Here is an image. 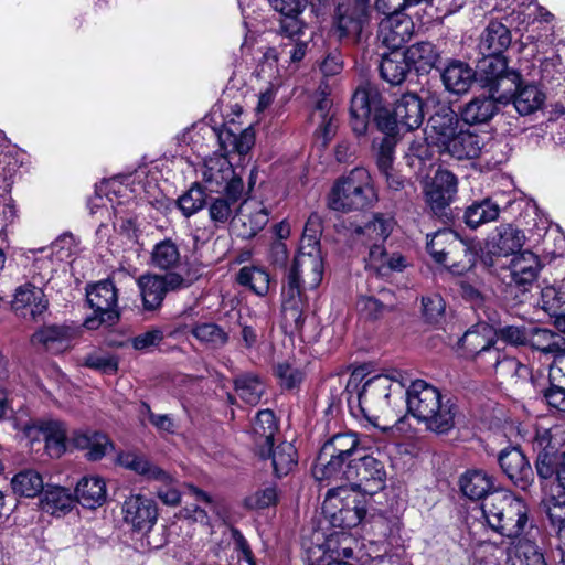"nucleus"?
<instances>
[{"instance_id": "nucleus-1", "label": "nucleus", "mask_w": 565, "mask_h": 565, "mask_svg": "<svg viewBox=\"0 0 565 565\" xmlns=\"http://www.w3.org/2000/svg\"><path fill=\"white\" fill-rule=\"evenodd\" d=\"M362 377L361 371L352 372L347 384L348 402L352 403L355 398L361 413L367 419L385 414L392 406V395H398V399L403 401V388L411 381L406 372L394 369L370 377L359 388Z\"/></svg>"}, {"instance_id": "nucleus-2", "label": "nucleus", "mask_w": 565, "mask_h": 565, "mask_svg": "<svg viewBox=\"0 0 565 565\" xmlns=\"http://www.w3.org/2000/svg\"><path fill=\"white\" fill-rule=\"evenodd\" d=\"M407 412L428 430L445 434L455 427L458 405L431 384L423 380L413 381L403 392Z\"/></svg>"}, {"instance_id": "nucleus-3", "label": "nucleus", "mask_w": 565, "mask_h": 565, "mask_svg": "<svg viewBox=\"0 0 565 565\" xmlns=\"http://www.w3.org/2000/svg\"><path fill=\"white\" fill-rule=\"evenodd\" d=\"M481 510L488 526L509 540L520 541L539 530L530 520L526 502L511 491H499L487 498Z\"/></svg>"}, {"instance_id": "nucleus-4", "label": "nucleus", "mask_w": 565, "mask_h": 565, "mask_svg": "<svg viewBox=\"0 0 565 565\" xmlns=\"http://www.w3.org/2000/svg\"><path fill=\"white\" fill-rule=\"evenodd\" d=\"M371 114L377 129L385 136L394 138L403 129L395 111H390L385 106L380 89L371 83H364L355 89L351 98L350 125L355 136H365Z\"/></svg>"}, {"instance_id": "nucleus-5", "label": "nucleus", "mask_w": 565, "mask_h": 565, "mask_svg": "<svg viewBox=\"0 0 565 565\" xmlns=\"http://www.w3.org/2000/svg\"><path fill=\"white\" fill-rule=\"evenodd\" d=\"M376 199L369 171L355 168L333 185L329 205L335 211L362 210Z\"/></svg>"}, {"instance_id": "nucleus-6", "label": "nucleus", "mask_w": 565, "mask_h": 565, "mask_svg": "<svg viewBox=\"0 0 565 565\" xmlns=\"http://www.w3.org/2000/svg\"><path fill=\"white\" fill-rule=\"evenodd\" d=\"M322 513L333 527L349 530L364 519L366 499L353 488L337 487L327 492Z\"/></svg>"}, {"instance_id": "nucleus-7", "label": "nucleus", "mask_w": 565, "mask_h": 565, "mask_svg": "<svg viewBox=\"0 0 565 565\" xmlns=\"http://www.w3.org/2000/svg\"><path fill=\"white\" fill-rule=\"evenodd\" d=\"M479 76L482 86L498 100H505L520 79V74L508 67L503 55H483L479 63Z\"/></svg>"}, {"instance_id": "nucleus-8", "label": "nucleus", "mask_w": 565, "mask_h": 565, "mask_svg": "<svg viewBox=\"0 0 565 565\" xmlns=\"http://www.w3.org/2000/svg\"><path fill=\"white\" fill-rule=\"evenodd\" d=\"M87 302L94 309V316L84 321V327L96 330L100 324H114L118 318L117 290L110 280H102L87 289Z\"/></svg>"}, {"instance_id": "nucleus-9", "label": "nucleus", "mask_w": 565, "mask_h": 565, "mask_svg": "<svg viewBox=\"0 0 565 565\" xmlns=\"http://www.w3.org/2000/svg\"><path fill=\"white\" fill-rule=\"evenodd\" d=\"M203 181L211 192H225L233 201L241 198L244 184L241 177L236 175L232 163L225 157L210 158L205 161L202 172Z\"/></svg>"}, {"instance_id": "nucleus-10", "label": "nucleus", "mask_w": 565, "mask_h": 565, "mask_svg": "<svg viewBox=\"0 0 565 565\" xmlns=\"http://www.w3.org/2000/svg\"><path fill=\"white\" fill-rule=\"evenodd\" d=\"M394 226L392 217L383 214H374L372 220L363 226L356 225L352 228L351 237L355 244L364 245L369 248L367 264L379 266L376 263L383 256V244L390 236Z\"/></svg>"}, {"instance_id": "nucleus-11", "label": "nucleus", "mask_w": 565, "mask_h": 565, "mask_svg": "<svg viewBox=\"0 0 565 565\" xmlns=\"http://www.w3.org/2000/svg\"><path fill=\"white\" fill-rule=\"evenodd\" d=\"M323 262L320 249L299 248L287 277V286L315 289L322 280Z\"/></svg>"}, {"instance_id": "nucleus-12", "label": "nucleus", "mask_w": 565, "mask_h": 565, "mask_svg": "<svg viewBox=\"0 0 565 565\" xmlns=\"http://www.w3.org/2000/svg\"><path fill=\"white\" fill-rule=\"evenodd\" d=\"M356 468H349L347 473L350 478V484L355 488L362 489L364 492L373 494L382 490L386 481V471L384 463L373 456L366 455L363 451L356 457Z\"/></svg>"}, {"instance_id": "nucleus-13", "label": "nucleus", "mask_w": 565, "mask_h": 565, "mask_svg": "<svg viewBox=\"0 0 565 565\" xmlns=\"http://www.w3.org/2000/svg\"><path fill=\"white\" fill-rule=\"evenodd\" d=\"M459 118L449 107L439 108L427 121L425 139L443 154L459 130Z\"/></svg>"}, {"instance_id": "nucleus-14", "label": "nucleus", "mask_w": 565, "mask_h": 565, "mask_svg": "<svg viewBox=\"0 0 565 565\" xmlns=\"http://www.w3.org/2000/svg\"><path fill=\"white\" fill-rule=\"evenodd\" d=\"M457 185L456 175L448 170H438L431 180L425 184V202L434 214H445V210L456 196Z\"/></svg>"}, {"instance_id": "nucleus-15", "label": "nucleus", "mask_w": 565, "mask_h": 565, "mask_svg": "<svg viewBox=\"0 0 565 565\" xmlns=\"http://www.w3.org/2000/svg\"><path fill=\"white\" fill-rule=\"evenodd\" d=\"M122 520L135 531H149L157 522L156 502L141 493L129 494L121 503Z\"/></svg>"}, {"instance_id": "nucleus-16", "label": "nucleus", "mask_w": 565, "mask_h": 565, "mask_svg": "<svg viewBox=\"0 0 565 565\" xmlns=\"http://www.w3.org/2000/svg\"><path fill=\"white\" fill-rule=\"evenodd\" d=\"M364 449L360 447V440L354 433H340L327 440L317 458V462L328 461L326 469L334 471L339 465V458L360 456Z\"/></svg>"}, {"instance_id": "nucleus-17", "label": "nucleus", "mask_w": 565, "mask_h": 565, "mask_svg": "<svg viewBox=\"0 0 565 565\" xmlns=\"http://www.w3.org/2000/svg\"><path fill=\"white\" fill-rule=\"evenodd\" d=\"M269 211L257 201H245L234 220V228L242 238H252L257 235L268 223Z\"/></svg>"}, {"instance_id": "nucleus-18", "label": "nucleus", "mask_w": 565, "mask_h": 565, "mask_svg": "<svg viewBox=\"0 0 565 565\" xmlns=\"http://www.w3.org/2000/svg\"><path fill=\"white\" fill-rule=\"evenodd\" d=\"M49 301L42 290L32 284H24L15 289L12 300L13 311L25 319L36 320L47 310Z\"/></svg>"}, {"instance_id": "nucleus-19", "label": "nucleus", "mask_w": 565, "mask_h": 565, "mask_svg": "<svg viewBox=\"0 0 565 565\" xmlns=\"http://www.w3.org/2000/svg\"><path fill=\"white\" fill-rule=\"evenodd\" d=\"M498 462L507 477L519 488L525 489L533 479L532 467L525 455L518 447L500 451Z\"/></svg>"}, {"instance_id": "nucleus-20", "label": "nucleus", "mask_w": 565, "mask_h": 565, "mask_svg": "<svg viewBox=\"0 0 565 565\" xmlns=\"http://www.w3.org/2000/svg\"><path fill=\"white\" fill-rule=\"evenodd\" d=\"M270 7L280 13V33L292 39L303 33L306 23L300 18L307 7V0H268Z\"/></svg>"}, {"instance_id": "nucleus-21", "label": "nucleus", "mask_w": 565, "mask_h": 565, "mask_svg": "<svg viewBox=\"0 0 565 565\" xmlns=\"http://www.w3.org/2000/svg\"><path fill=\"white\" fill-rule=\"evenodd\" d=\"M78 332V328L71 326H45L32 335V342L42 344L52 353H61L71 348Z\"/></svg>"}, {"instance_id": "nucleus-22", "label": "nucleus", "mask_w": 565, "mask_h": 565, "mask_svg": "<svg viewBox=\"0 0 565 565\" xmlns=\"http://www.w3.org/2000/svg\"><path fill=\"white\" fill-rule=\"evenodd\" d=\"M427 250L436 263L452 265L455 254L459 250L465 252L466 247L454 231L440 230L427 242Z\"/></svg>"}, {"instance_id": "nucleus-23", "label": "nucleus", "mask_w": 565, "mask_h": 565, "mask_svg": "<svg viewBox=\"0 0 565 565\" xmlns=\"http://www.w3.org/2000/svg\"><path fill=\"white\" fill-rule=\"evenodd\" d=\"M117 462L147 481H169L170 472L156 465L146 456L135 451H122L117 456Z\"/></svg>"}, {"instance_id": "nucleus-24", "label": "nucleus", "mask_w": 565, "mask_h": 565, "mask_svg": "<svg viewBox=\"0 0 565 565\" xmlns=\"http://www.w3.org/2000/svg\"><path fill=\"white\" fill-rule=\"evenodd\" d=\"M514 105L516 111L522 115H530L541 109L545 102V94L534 84H524L521 78L515 83V88L505 100L499 103H510Z\"/></svg>"}, {"instance_id": "nucleus-25", "label": "nucleus", "mask_w": 565, "mask_h": 565, "mask_svg": "<svg viewBox=\"0 0 565 565\" xmlns=\"http://www.w3.org/2000/svg\"><path fill=\"white\" fill-rule=\"evenodd\" d=\"M525 243L522 231L510 224H501L488 242L489 252L497 256H509L519 253Z\"/></svg>"}, {"instance_id": "nucleus-26", "label": "nucleus", "mask_w": 565, "mask_h": 565, "mask_svg": "<svg viewBox=\"0 0 565 565\" xmlns=\"http://www.w3.org/2000/svg\"><path fill=\"white\" fill-rule=\"evenodd\" d=\"M369 21V6L364 0H353L347 7H339L338 29L341 36L360 35Z\"/></svg>"}, {"instance_id": "nucleus-27", "label": "nucleus", "mask_w": 565, "mask_h": 565, "mask_svg": "<svg viewBox=\"0 0 565 565\" xmlns=\"http://www.w3.org/2000/svg\"><path fill=\"white\" fill-rule=\"evenodd\" d=\"M424 103L415 94H404L395 104L394 111L405 131L419 128L424 121Z\"/></svg>"}, {"instance_id": "nucleus-28", "label": "nucleus", "mask_w": 565, "mask_h": 565, "mask_svg": "<svg viewBox=\"0 0 565 565\" xmlns=\"http://www.w3.org/2000/svg\"><path fill=\"white\" fill-rule=\"evenodd\" d=\"M106 482L98 476L81 478L75 488V499L84 508L96 509L106 502Z\"/></svg>"}, {"instance_id": "nucleus-29", "label": "nucleus", "mask_w": 565, "mask_h": 565, "mask_svg": "<svg viewBox=\"0 0 565 565\" xmlns=\"http://www.w3.org/2000/svg\"><path fill=\"white\" fill-rule=\"evenodd\" d=\"M483 148L484 141L482 136L469 130L459 129L449 147L445 148L443 154L457 160L473 159L479 157Z\"/></svg>"}, {"instance_id": "nucleus-30", "label": "nucleus", "mask_w": 565, "mask_h": 565, "mask_svg": "<svg viewBox=\"0 0 565 565\" xmlns=\"http://www.w3.org/2000/svg\"><path fill=\"white\" fill-rule=\"evenodd\" d=\"M475 78L476 72L461 61H451L441 73L446 89L457 95L467 93Z\"/></svg>"}, {"instance_id": "nucleus-31", "label": "nucleus", "mask_w": 565, "mask_h": 565, "mask_svg": "<svg viewBox=\"0 0 565 565\" xmlns=\"http://www.w3.org/2000/svg\"><path fill=\"white\" fill-rule=\"evenodd\" d=\"M462 493L471 500L483 501L491 497L494 491V479L483 470L475 469L463 473L460 478Z\"/></svg>"}, {"instance_id": "nucleus-32", "label": "nucleus", "mask_w": 565, "mask_h": 565, "mask_svg": "<svg viewBox=\"0 0 565 565\" xmlns=\"http://www.w3.org/2000/svg\"><path fill=\"white\" fill-rule=\"evenodd\" d=\"M510 44V30L501 22L491 21L480 36L479 50L482 55H502Z\"/></svg>"}, {"instance_id": "nucleus-33", "label": "nucleus", "mask_w": 565, "mask_h": 565, "mask_svg": "<svg viewBox=\"0 0 565 565\" xmlns=\"http://www.w3.org/2000/svg\"><path fill=\"white\" fill-rule=\"evenodd\" d=\"M277 431L278 423L273 411H259L252 425V437L258 451L268 448L270 452Z\"/></svg>"}, {"instance_id": "nucleus-34", "label": "nucleus", "mask_w": 565, "mask_h": 565, "mask_svg": "<svg viewBox=\"0 0 565 565\" xmlns=\"http://www.w3.org/2000/svg\"><path fill=\"white\" fill-rule=\"evenodd\" d=\"M539 269L540 260L530 250H523L514 255L510 263L512 281L524 288L536 279Z\"/></svg>"}, {"instance_id": "nucleus-35", "label": "nucleus", "mask_w": 565, "mask_h": 565, "mask_svg": "<svg viewBox=\"0 0 565 565\" xmlns=\"http://www.w3.org/2000/svg\"><path fill=\"white\" fill-rule=\"evenodd\" d=\"M73 445L78 449H86V457L90 461L100 460L114 448L109 438L98 431H76L72 437Z\"/></svg>"}, {"instance_id": "nucleus-36", "label": "nucleus", "mask_w": 565, "mask_h": 565, "mask_svg": "<svg viewBox=\"0 0 565 565\" xmlns=\"http://www.w3.org/2000/svg\"><path fill=\"white\" fill-rule=\"evenodd\" d=\"M497 102L492 94L475 97L462 107L460 117L468 125L484 124L498 111Z\"/></svg>"}, {"instance_id": "nucleus-37", "label": "nucleus", "mask_w": 565, "mask_h": 565, "mask_svg": "<svg viewBox=\"0 0 565 565\" xmlns=\"http://www.w3.org/2000/svg\"><path fill=\"white\" fill-rule=\"evenodd\" d=\"M40 504L43 511L52 515L61 516L73 509L75 498L70 490L64 487L46 484Z\"/></svg>"}, {"instance_id": "nucleus-38", "label": "nucleus", "mask_w": 565, "mask_h": 565, "mask_svg": "<svg viewBox=\"0 0 565 565\" xmlns=\"http://www.w3.org/2000/svg\"><path fill=\"white\" fill-rule=\"evenodd\" d=\"M38 429L42 434L45 441V449L50 457L58 458L66 450V427L60 420L49 419L41 420Z\"/></svg>"}, {"instance_id": "nucleus-39", "label": "nucleus", "mask_w": 565, "mask_h": 565, "mask_svg": "<svg viewBox=\"0 0 565 565\" xmlns=\"http://www.w3.org/2000/svg\"><path fill=\"white\" fill-rule=\"evenodd\" d=\"M214 132L217 137L221 150L226 154L237 153L244 156L252 149L255 142V135L252 128H245L239 134L228 128H223Z\"/></svg>"}, {"instance_id": "nucleus-40", "label": "nucleus", "mask_w": 565, "mask_h": 565, "mask_svg": "<svg viewBox=\"0 0 565 565\" xmlns=\"http://www.w3.org/2000/svg\"><path fill=\"white\" fill-rule=\"evenodd\" d=\"M281 296V313L284 322L289 327H301L303 323L302 290L298 287L285 285L282 287Z\"/></svg>"}, {"instance_id": "nucleus-41", "label": "nucleus", "mask_w": 565, "mask_h": 565, "mask_svg": "<svg viewBox=\"0 0 565 565\" xmlns=\"http://www.w3.org/2000/svg\"><path fill=\"white\" fill-rule=\"evenodd\" d=\"M501 209L498 203L490 198L473 202L465 211V223L469 228H478L479 226L494 222L500 215Z\"/></svg>"}, {"instance_id": "nucleus-42", "label": "nucleus", "mask_w": 565, "mask_h": 565, "mask_svg": "<svg viewBox=\"0 0 565 565\" xmlns=\"http://www.w3.org/2000/svg\"><path fill=\"white\" fill-rule=\"evenodd\" d=\"M191 334L201 344L209 349L217 350L230 341V333L215 322H200L192 327Z\"/></svg>"}, {"instance_id": "nucleus-43", "label": "nucleus", "mask_w": 565, "mask_h": 565, "mask_svg": "<svg viewBox=\"0 0 565 565\" xmlns=\"http://www.w3.org/2000/svg\"><path fill=\"white\" fill-rule=\"evenodd\" d=\"M473 359L480 367L486 371H494L497 373L512 372L519 366V362L501 352V350L495 347V342L487 350H481L479 355Z\"/></svg>"}, {"instance_id": "nucleus-44", "label": "nucleus", "mask_w": 565, "mask_h": 565, "mask_svg": "<svg viewBox=\"0 0 565 565\" xmlns=\"http://www.w3.org/2000/svg\"><path fill=\"white\" fill-rule=\"evenodd\" d=\"M258 454L263 458L271 457L274 471L278 477L288 475L297 465V450L291 443L284 441L275 449L271 448L270 452L266 448Z\"/></svg>"}, {"instance_id": "nucleus-45", "label": "nucleus", "mask_w": 565, "mask_h": 565, "mask_svg": "<svg viewBox=\"0 0 565 565\" xmlns=\"http://www.w3.org/2000/svg\"><path fill=\"white\" fill-rule=\"evenodd\" d=\"M409 64H413L418 72H429L439 60V53L430 42H418L411 45L406 53Z\"/></svg>"}, {"instance_id": "nucleus-46", "label": "nucleus", "mask_w": 565, "mask_h": 565, "mask_svg": "<svg viewBox=\"0 0 565 565\" xmlns=\"http://www.w3.org/2000/svg\"><path fill=\"white\" fill-rule=\"evenodd\" d=\"M11 486L14 493L25 498H35L45 490L42 476L33 469L17 473L11 480Z\"/></svg>"}, {"instance_id": "nucleus-47", "label": "nucleus", "mask_w": 565, "mask_h": 565, "mask_svg": "<svg viewBox=\"0 0 565 565\" xmlns=\"http://www.w3.org/2000/svg\"><path fill=\"white\" fill-rule=\"evenodd\" d=\"M409 70L406 55L392 53L384 56L380 64V73L384 81L391 85H399L404 82Z\"/></svg>"}, {"instance_id": "nucleus-48", "label": "nucleus", "mask_w": 565, "mask_h": 565, "mask_svg": "<svg viewBox=\"0 0 565 565\" xmlns=\"http://www.w3.org/2000/svg\"><path fill=\"white\" fill-rule=\"evenodd\" d=\"M138 287L147 310L159 308L164 299V289L159 275H143L138 279Z\"/></svg>"}, {"instance_id": "nucleus-49", "label": "nucleus", "mask_w": 565, "mask_h": 565, "mask_svg": "<svg viewBox=\"0 0 565 565\" xmlns=\"http://www.w3.org/2000/svg\"><path fill=\"white\" fill-rule=\"evenodd\" d=\"M409 26L411 22L407 19L395 20L394 18H388L386 21H383L381 23L383 43L393 49L399 47L411 36Z\"/></svg>"}, {"instance_id": "nucleus-50", "label": "nucleus", "mask_w": 565, "mask_h": 565, "mask_svg": "<svg viewBox=\"0 0 565 565\" xmlns=\"http://www.w3.org/2000/svg\"><path fill=\"white\" fill-rule=\"evenodd\" d=\"M563 340V338L550 330L532 328L529 330L526 344H530L533 349L543 353H553L556 355L565 351V348H562L561 344Z\"/></svg>"}, {"instance_id": "nucleus-51", "label": "nucleus", "mask_w": 565, "mask_h": 565, "mask_svg": "<svg viewBox=\"0 0 565 565\" xmlns=\"http://www.w3.org/2000/svg\"><path fill=\"white\" fill-rule=\"evenodd\" d=\"M339 461H340V462H338L339 467H337V468L334 467V471L326 469V465H328V461L316 462L312 468V475H313L315 479L318 481H328V482L347 481L350 483V478L347 477L348 476L347 470L349 468H356V466H358L356 457L339 458Z\"/></svg>"}, {"instance_id": "nucleus-52", "label": "nucleus", "mask_w": 565, "mask_h": 565, "mask_svg": "<svg viewBox=\"0 0 565 565\" xmlns=\"http://www.w3.org/2000/svg\"><path fill=\"white\" fill-rule=\"evenodd\" d=\"M179 262V248L171 239H163L153 246L151 252V264L153 267L168 270L177 267Z\"/></svg>"}, {"instance_id": "nucleus-53", "label": "nucleus", "mask_w": 565, "mask_h": 565, "mask_svg": "<svg viewBox=\"0 0 565 565\" xmlns=\"http://www.w3.org/2000/svg\"><path fill=\"white\" fill-rule=\"evenodd\" d=\"M492 330L483 323L478 324L475 329L468 330L461 338V347L473 358L479 355L481 350H487L494 343L492 338H489Z\"/></svg>"}, {"instance_id": "nucleus-54", "label": "nucleus", "mask_w": 565, "mask_h": 565, "mask_svg": "<svg viewBox=\"0 0 565 565\" xmlns=\"http://www.w3.org/2000/svg\"><path fill=\"white\" fill-rule=\"evenodd\" d=\"M237 281L239 285L248 287L258 296H265L269 290L270 278L269 274L258 267H243L238 275Z\"/></svg>"}, {"instance_id": "nucleus-55", "label": "nucleus", "mask_w": 565, "mask_h": 565, "mask_svg": "<svg viewBox=\"0 0 565 565\" xmlns=\"http://www.w3.org/2000/svg\"><path fill=\"white\" fill-rule=\"evenodd\" d=\"M535 532L532 536H524L515 545V557L518 564L514 565H546L544 555L535 542Z\"/></svg>"}, {"instance_id": "nucleus-56", "label": "nucleus", "mask_w": 565, "mask_h": 565, "mask_svg": "<svg viewBox=\"0 0 565 565\" xmlns=\"http://www.w3.org/2000/svg\"><path fill=\"white\" fill-rule=\"evenodd\" d=\"M545 512L559 544L565 548V499L552 497L544 502Z\"/></svg>"}, {"instance_id": "nucleus-57", "label": "nucleus", "mask_w": 565, "mask_h": 565, "mask_svg": "<svg viewBox=\"0 0 565 565\" xmlns=\"http://www.w3.org/2000/svg\"><path fill=\"white\" fill-rule=\"evenodd\" d=\"M235 392L246 404L256 405L264 393V384L257 376L245 374L238 376L235 382Z\"/></svg>"}, {"instance_id": "nucleus-58", "label": "nucleus", "mask_w": 565, "mask_h": 565, "mask_svg": "<svg viewBox=\"0 0 565 565\" xmlns=\"http://www.w3.org/2000/svg\"><path fill=\"white\" fill-rule=\"evenodd\" d=\"M206 195L201 185L194 184L178 199V206L185 217H190L204 207Z\"/></svg>"}, {"instance_id": "nucleus-59", "label": "nucleus", "mask_w": 565, "mask_h": 565, "mask_svg": "<svg viewBox=\"0 0 565 565\" xmlns=\"http://www.w3.org/2000/svg\"><path fill=\"white\" fill-rule=\"evenodd\" d=\"M541 307L550 317L565 312V291L554 286L544 287L541 292Z\"/></svg>"}, {"instance_id": "nucleus-60", "label": "nucleus", "mask_w": 565, "mask_h": 565, "mask_svg": "<svg viewBox=\"0 0 565 565\" xmlns=\"http://www.w3.org/2000/svg\"><path fill=\"white\" fill-rule=\"evenodd\" d=\"M320 232L321 220L318 214H311L306 222L299 248L320 249Z\"/></svg>"}, {"instance_id": "nucleus-61", "label": "nucleus", "mask_w": 565, "mask_h": 565, "mask_svg": "<svg viewBox=\"0 0 565 565\" xmlns=\"http://www.w3.org/2000/svg\"><path fill=\"white\" fill-rule=\"evenodd\" d=\"M237 201H233L231 198H216L209 206L210 218L215 225L226 224L233 215V205Z\"/></svg>"}, {"instance_id": "nucleus-62", "label": "nucleus", "mask_w": 565, "mask_h": 565, "mask_svg": "<svg viewBox=\"0 0 565 565\" xmlns=\"http://www.w3.org/2000/svg\"><path fill=\"white\" fill-rule=\"evenodd\" d=\"M335 543V539L330 537L327 540L324 545L320 546L324 548L326 554H332L337 562H343L342 559L353 558V540L350 535H348L345 532H342L340 546H337Z\"/></svg>"}, {"instance_id": "nucleus-63", "label": "nucleus", "mask_w": 565, "mask_h": 565, "mask_svg": "<svg viewBox=\"0 0 565 565\" xmlns=\"http://www.w3.org/2000/svg\"><path fill=\"white\" fill-rule=\"evenodd\" d=\"M376 263L379 266L366 263V267L381 276H385L390 271H401L406 267V259L401 254L393 253L388 255L384 248L383 256Z\"/></svg>"}, {"instance_id": "nucleus-64", "label": "nucleus", "mask_w": 565, "mask_h": 565, "mask_svg": "<svg viewBox=\"0 0 565 565\" xmlns=\"http://www.w3.org/2000/svg\"><path fill=\"white\" fill-rule=\"evenodd\" d=\"M358 310L366 320H377L388 310V306L372 296H362L356 302Z\"/></svg>"}]
</instances>
